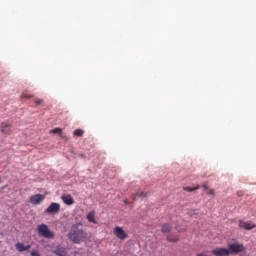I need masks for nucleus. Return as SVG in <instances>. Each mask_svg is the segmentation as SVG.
Masks as SVG:
<instances>
[{"instance_id":"obj_1","label":"nucleus","mask_w":256,"mask_h":256,"mask_svg":"<svg viewBox=\"0 0 256 256\" xmlns=\"http://www.w3.org/2000/svg\"><path fill=\"white\" fill-rule=\"evenodd\" d=\"M82 226L83 224L77 223L71 227V230L68 233V237L72 243L79 244L83 243V241H85L86 239H89V233L79 228Z\"/></svg>"},{"instance_id":"obj_2","label":"nucleus","mask_w":256,"mask_h":256,"mask_svg":"<svg viewBox=\"0 0 256 256\" xmlns=\"http://www.w3.org/2000/svg\"><path fill=\"white\" fill-rule=\"evenodd\" d=\"M38 234L40 237H44L45 239H53V232H51L49 227L45 224L38 226Z\"/></svg>"},{"instance_id":"obj_3","label":"nucleus","mask_w":256,"mask_h":256,"mask_svg":"<svg viewBox=\"0 0 256 256\" xmlns=\"http://www.w3.org/2000/svg\"><path fill=\"white\" fill-rule=\"evenodd\" d=\"M61 211V205L59 203H51L49 207L45 210L47 215H53L55 213H59Z\"/></svg>"},{"instance_id":"obj_4","label":"nucleus","mask_w":256,"mask_h":256,"mask_svg":"<svg viewBox=\"0 0 256 256\" xmlns=\"http://www.w3.org/2000/svg\"><path fill=\"white\" fill-rule=\"evenodd\" d=\"M228 251L229 253H243V251H245V247L243 244L234 243L229 245Z\"/></svg>"},{"instance_id":"obj_5","label":"nucleus","mask_w":256,"mask_h":256,"mask_svg":"<svg viewBox=\"0 0 256 256\" xmlns=\"http://www.w3.org/2000/svg\"><path fill=\"white\" fill-rule=\"evenodd\" d=\"M45 200V195L43 194H35L30 197V203L32 205H40L42 201Z\"/></svg>"},{"instance_id":"obj_6","label":"nucleus","mask_w":256,"mask_h":256,"mask_svg":"<svg viewBox=\"0 0 256 256\" xmlns=\"http://www.w3.org/2000/svg\"><path fill=\"white\" fill-rule=\"evenodd\" d=\"M239 227L241 229H245L246 231H251V229H255L256 225L255 223L251 222V221H243V220H240L239 221Z\"/></svg>"},{"instance_id":"obj_7","label":"nucleus","mask_w":256,"mask_h":256,"mask_svg":"<svg viewBox=\"0 0 256 256\" xmlns=\"http://www.w3.org/2000/svg\"><path fill=\"white\" fill-rule=\"evenodd\" d=\"M114 233L118 239H127V233H125V230L121 227H116Z\"/></svg>"},{"instance_id":"obj_8","label":"nucleus","mask_w":256,"mask_h":256,"mask_svg":"<svg viewBox=\"0 0 256 256\" xmlns=\"http://www.w3.org/2000/svg\"><path fill=\"white\" fill-rule=\"evenodd\" d=\"M213 255L215 256H227L229 255V250L225 248H215L212 251Z\"/></svg>"},{"instance_id":"obj_9","label":"nucleus","mask_w":256,"mask_h":256,"mask_svg":"<svg viewBox=\"0 0 256 256\" xmlns=\"http://www.w3.org/2000/svg\"><path fill=\"white\" fill-rule=\"evenodd\" d=\"M1 132L4 133V135H9L11 132V124L4 122L1 124Z\"/></svg>"},{"instance_id":"obj_10","label":"nucleus","mask_w":256,"mask_h":256,"mask_svg":"<svg viewBox=\"0 0 256 256\" xmlns=\"http://www.w3.org/2000/svg\"><path fill=\"white\" fill-rule=\"evenodd\" d=\"M62 201L65 203V205H73V197L69 194H64L61 196Z\"/></svg>"},{"instance_id":"obj_11","label":"nucleus","mask_w":256,"mask_h":256,"mask_svg":"<svg viewBox=\"0 0 256 256\" xmlns=\"http://www.w3.org/2000/svg\"><path fill=\"white\" fill-rule=\"evenodd\" d=\"M55 255L57 256H65L67 255V250L63 247H57L54 251Z\"/></svg>"},{"instance_id":"obj_12","label":"nucleus","mask_w":256,"mask_h":256,"mask_svg":"<svg viewBox=\"0 0 256 256\" xmlns=\"http://www.w3.org/2000/svg\"><path fill=\"white\" fill-rule=\"evenodd\" d=\"M31 246L27 245V246H24L23 243H17L16 244V249L18 251H27L28 249H30Z\"/></svg>"},{"instance_id":"obj_13","label":"nucleus","mask_w":256,"mask_h":256,"mask_svg":"<svg viewBox=\"0 0 256 256\" xmlns=\"http://www.w3.org/2000/svg\"><path fill=\"white\" fill-rule=\"evenodd\" d=\"M87 219L90 223H97L95 221V212H90L88 215H87Z\"/></svg>"},{"instance_id":"obj_14","label":"nucleus","mask_w":256,"mask_h":256,"mask_svg":"<svg viewBox=\"0 0 256 256\" xmlns=\"http://www.w3.org/2000/svg\"><path fill=\"white\" fill-rule=\"evenodd\" d=\"M63 130H61V128H55V129H52L50 130V133H54L56 135H60V137H65L63 136Z\"/></svg>"},{"instance_id":"obj_15","label":"nucleus","mask_w":256,"mask_h":256,"mask_svg":"<svg viewBox=\"0 0 256 256\" xmlns=\"http://www.w3.org/2000/svg\"><path fill=\"white\" fill-rule=\"evenodd\" d=\"M162 232L163 233H170L171 232V226L169 224H164L162 226Z\"/></svg>"},{"instance_id":"obj_16","label":"nucleus","mask_w":256,"mask_h":256,"mask_svg":"<svg viewBox=\"0 0 256 256\" xmlns=\"http://www.w3.org/2000/svg\"><path fill=\"white\" fill-rule=\"evenodd\" d=\"M137 197H140L141 199H145L147 197V194L144 192H137L134 196V199H137Z\"/></svg>"},{"instance_id":"obj_17","label":"nucleus","mask_w":256,"mask_h":256,"mask_svg":"<svg viewBox=\"0 0 256 256\" xmlns=\"http://www.w3.org/2000/svg\"><path fill=\"white\" fill-rule=\"evenodd\" d=\"M168 241H171L172 243H175L179 241V237L177 236H168Z\"/></svg>"},{"instance_id":"obj_18","label":"nucleus","mask_w":256,"mask_h":256,"mask_svg":"<svg viewBox=\"0 0 256 256\" xmlns=\"http://www.w3.org/2000/svg\"><path fill=\"white\" fill-rule=\"evenodd\" d=\"M74 135H76V137H81L83 135V130L81 129L75 130Z\"/></svg>"},{"instance_id":"obj_19","label":"nucleus","mask_w":256,"mask_h":256,"mask_svg":"<svg viewBox=\"0 0 256 256\" xmlns=\"http://www.w3.org/2000/svg\"><path fill=\"white\" fill-rule=\"evenodd\" d=\"M196 189H199V187H194V188L185 187V188H184V191H188L189 193H191V192H193V191H196Z\"/></svg>"},{"instance_id":"obj_20","label":"nucleus","mask_w":256,"mask_h":256,"mask_svg":"<svg viewBox=\"0 0 256 256\" xmlns=\"http://www.w3.org/2000/svg\"><path fill=\"white\" fill-rule=\"evenodd\" d=\"M31 256H39V252L37 250H33L31 253H30Z\"/></svg>"},{"instance_id":"obj_21","label":"nucleus","mask_w":256,"mask_h":256,"mask_svg":"<svg viewBox=\"0 0 256 256\" xmlns=\"http://www.w3.org/2000/svg\"><path fill=\"white\" fill-rule=\"evenodd\" d=\"M35 102L37 103V105H41L43 103V100L42 99H36Z\"/></svg>"},{"instance_id":"obj_22","label":"nucleus","mask_w":256,"mask_h":256,"mask_svg":"<svg viewBox=\"0 0 256 256\" xmlns=\"http://www.w3.org/2000/svg\"><path fill=\"white\" fill-rule=\"evenodd\" d=\"M208 193H210V195H213V190H209Z\"/></svg>"},{"instance_id":"obj_23","label":"nucleus","mask_w":256,"mask_h":256,"mask_svg":"<svg viewBox=\"0 0 256 256\" xmlns=\"http://www.w3.org/2000/svg\"><path fill=\"white\" fill-rule=\"evenodd\" d=\"M177 229V231H183V229H179V228H176Z\"/></svg>"},{"instance_id":"obj_24","label":"nucleus","mask_w":256,"mask_h":256,"mask_svg":"<svg viewBox=\"0 0 256 256\" xmlns=\"http://www.w3.org/2000/svg\"><path fill=\"white\" fill-rule=\"evenodd\" d=\"M0 183H1V177H0Z\"/></svg>"}]
</instances>
